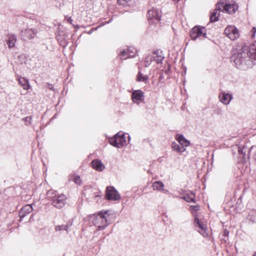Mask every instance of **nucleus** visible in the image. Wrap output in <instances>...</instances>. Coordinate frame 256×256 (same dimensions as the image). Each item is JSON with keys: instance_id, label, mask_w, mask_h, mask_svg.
Instances as JSON below:
<instances>
[{"instance_id": "nucleus-29", "label": "nucleus", "mask_w": 256, "mask_h": 256, "mask_svg": "<svg viewBox=\"0 0 256 256\" xmlns=\"http://www.w3.org/2000/svg\"><path fill=\"white\" fill-rule=\"evenodd\" d=\"M128 50L127 48L126 49H120L118 50V56H120L121 60H124V58L127 56L128 54Z\"/></svg>"}, {"instance_id": "nucleus-7", "label": "nucleus", "mask_w": 256, "mask_h": 256, "mask_svg": "<svg viewBox=\"0 0 256 256\" xmlns=\"http://www.w3.org/2000/svg\"><path fill=\"white\" fill-rule=\"evenodd\" d=\"M194 224L196 230L200 234H202L204 237H206L208 236V233L207 231L206 226L200 220L197 216H195Z\"/></svg>"}, {"instance_id": "nucleus-32", "label": "nucleus", "mask_w": 256, "mask_h": 256, "mask_svg": "<svg viewBox=\"0 0 256 256\" xmlns=\"http://www.w3.org/2000/svg\"><path fill=\"white\" fill-rule=\"evenodd\" d=\"M24 120V122L26 125H28L31 124L32 123V117L31 116H26L23 119Z\"/></svg>"}, {"instance_id": "nucleus-34", "label": "nucleus", "mask_w": 256, "mask_h": 256, "mask_svg": "<svg viewBox=\"0 0 256 256\" xmlns=\"http://www.w3.org/2000/svg\"><path fill=\"white\" fill-rule=\"evenodd\" d=\"M74 181L75 183L77 184H80V177L78 176H76L74 178Z\"/></svg>"}, {"instance_id": "nucleus-13", "label": "nucleus", "mask_w": 256, "mask_h": 256, "mask_svg": "<svg viewBox=\"0 0 256 256\" xmlns=\"http://www.w3.org/2000/svg\"><path fill=\"white\" fill-rule=\"evenodd\" d=\"M17 40L16 36L13 34H9L7 35L6 42L8 48H11L14 46Z\"/></svg>"}, {"instance_id": "nucleus-44", "label": "nucleus", "mask_w": 256, "mask_h": 256, "mask_svg": "<svg viewBox=\"0 0 256 256\" xmlns=\"http://www.w3.org/2000/svg\"><path fill=\"white\" fill-rule=\"evenodd\" d=\"M61 6V3L60 2V4H59V6Z\"/></svg>"}, {"instance_id": "nucleus-38", "label": "nucleus", "mask_w": 256, "mask_h": 256, "mask_svg": "<svg viewBox=\"0 0 256 256\" xmlns=\"http://www.w3.org/2000/svg\"><path fill=\"white\" fill-rule=\"evenodd\" d=\"M67 22H68L70 24H72V19L70 18V17H69L67 19Z\"/></svg>"}, {"instance_id": "nucleus-10", "label": "nucleus", "mask_w": 256, "mask_h": 256, "mask_svg": "<svg viewBox=\"0 0 256 256\" xmlns=\"http://www.w3.org/2000/svg\"><path fill=\"white\" fill-rule=\"evenodd\" d=\"M147 16L149 20H152L154 18L158 22H159L162 16V12L159 9L152 8V10H149L148 12Z\"/></svg>"}, {"instance_id": "nucleus-8", "label": "nucleus", "mask_w": 256, "mask_h": 256, "mask_svg": "<svg viewBox=\"0 0 256 256\" xmlns=\"http://www.w3.org/2000/svg\"><path fill=\"white\" fill-rule=\"evenodd\" d=\"M106 197L109 200H117L120 198V196L114 186H107Z\"/></svg>"}, {"instance_id": "nucleus-9", "label": "nucleus", "mask_w": 256, "mask_h": 256, "mask_svg": "<svg viewBox=\"0 0 256 256\" xmlns=\"http://www.w3.org/2000/svg\"><path fill=\"white\" fill-rule=\"evenodd\" d=\"M225 34L231 40H234L240 36L238 29L232 26H227L224 30Z\"/></svg>"}, {"instance_id": "nucleus-27", "label": "nucleus", "mask_w": 256, "mask_h": 256, "mask_svg": "<svg viewBox=\"0 0 256 256\" xmlns=\"http://www.w3.org/2000/svg\"><path fill=\"white\" fill-rule=\"evenodd\" d=\"M119 136V132L117 133L116 134L114 135V136L110 138L109 140L110 144H112V146L120 148V146L118 145V140H117V136Z\"/></svg>"}, {"instance_id": "nucleus-28", "label": "nucleus", "mask_w": 256, "mask_h": 256, "mask_svg": "<svg viewBox=\"0 0 256 256\" xmlns=\"http://www.w3.org/2000/svg\"><path fill=\"white\" fill-rule=\"evenodd\" d=\"M128 56L124 58V59L126 60L128 58H134L136 54V50L132 48H128Z\"/></svg>"}, {"instance_id": "nucleus-35", "label": "nucleus", "mask_w": 256, "mask_h": 256, "mask_svg": "<svg viewBox=\"0 0 256 256\" xmlns=\"http://www.w3.org/2000/svg\"><path fill=\"white\" fill-rule=\"evenodd\" d=\"M228 234H229V231L228 230V229H226V228L224 229V232H223V235L224 236L228 237Z\"/></svg>"}, {"instance_id": "nucleus-4", "label": "nucleus", "mask_w": 256, "mask_h": 256, "mask_svg": "<svg viewBox=\"0 0 256 256\" xmlns=\"http://www.w3.org/2000/svg\"><path fill=\"white\" fill-rule=\"evenodd\" d=\"M38 32L36 26H28L26 28L22 29L19 34V37L24 41L34 39Z\"/></svg>"}, {"instance_id": "nucleus-26", "label": "nucleus", "mask_w": 256, "mask_h": 256, "mask_svg": "<svg viewBox=\"0 0 256 256\" xmlns=\"http://www.w3.org/2000/svg\"><path fill=\"white\" fill-rule=\"evenodd\" d=\"M56 38L61 46H66V41L65 40L64 35H62L58 32L56 35Z\"/></svg>"}, {"instance_id": "nucleus-22", "label": "nucleus", "mask_w": 256, "mask_h": 256, "mask_svg": "<svg viewBox=\"0 0 256 256\" xmlns=\"http://www.w3.org/2000/svg\"><path fill=\"white\" fill-rule=\"evenodd\" d=\"M118 3L123 6H132L134 4V0H118Z\"/></svg>"}, {"instance_id": "nucleus-17", "label": "nucleus", "mask_w": 256, "mask_h": 256, "mask_svg": "<svg viewBox=\"0 0 256 256\" xmlns=\"http://www.w3.org/2000/svg\"><path fill=\"white\" fill-rule=\"evenodd\" d=\"M221 11L222 10L217 9V4H216V8L213 10L212 12L211 15L210 16V22H214L218 21V18L220 16V13L218 14V12Z\"/></svg>"}, {"instance_id": "nucleus-33", "label": "nucleus", "mask_w": 256, "mask_h": 256, "mask_svg": "<svg viewBox=\"0 0 256 256\" xmlns=\"http://www.w3.org/2000/svg\"><path fill=\"white\" fill-rule=\"evenodd\" d=\"M148 58H146L145 60V62H146L145 66L146 67L150 65L152 62L154 60L152 56H150V60H148Z\"/></svg>"}, {"instance_id": "nucleus-16", "label": "nucleus", "mask_w": 256, "mask_h": 256, "mask_svg": "<svg viewBox=\"0 0 256 256\" xmlns=\"http://www.w3.org/2000/svg\"><path fill=\"white\" fill-rule=\"evenodd\" d=\"M72 226V222L68 221L65 224L58 225L55 226V230L56 232L66 230L67 233L68 232L70 227Z\"/></svg>"}, {"instance_id": "nucleus-43", "label": "nucleus", "mask_w": 256, "mask_h": 256, "mask_svg": "<svg viewBox=\"0 0 256 256\" xmlns=\"http://www.w3.org/2000/svg\"><path fill=\"white\" fill-rule=\"evenodd\" d=\"M238 152H239L240 153V152H242V150H238Z\"/></svg>"}, {"instance_id": "nucleus-12", "label": "nucleus", "mask_w": 256, "mask_h": 256, "mask_svg": "<svg viewBox=\"0 0 256 256\" xmlns=\"http://www.w3.org/2000/svg\"><path fill=\"white\" fill-rule=\"evenodd\" d=\"M32 207L30 204H26L24 206L19 212V216L20 220L26 215L30 214L32 211Z\"/></svg>"}, {"instance_id": "nucleus-41", "label": "nucleus", "mask_w": 256, "mask_h": 256, "mask_svg": "<svg viewBox=\"0 0 256 256\" xmlns=\"http://www.w3.org/2000/svg\"><path fill=\"white\" fill-rule=\"evenodd\" d=\"M194 208H196V210H198L197 206H192Z\"/></svg>"}, {"instance_id": "nucleus-25", "label": "nucleus", "mask_w": 256, "mask_h": 256, "mask_svg": "<svg viewBox=\"0 0 256 256\" xmlns=\"http://www.w3.org/2000/svg\"><path fill=\"white\" fill-rule=\"evenodd\" d=\"M118 144L120 146V148L126 144V140L124 138V134H120L119 132V136H117Z\"/></svg>"}, {"instance_id": "nucleus-14", "label": "nucleus", "mask_w": 256, "mask_h": 256, "mask_svg": "<svg viewBox=\"0 0 256 256\" xmlns=\"http://www.w3.org/2000/svg\"><path fill=\"white\" fill-rule=\"evenodd\" d=\"M92 167L97 171L102 172L105 166L100 160L96 159L93 160L91 162Z\"/></svg>"}, {"instance_id": "nucleus-2", "label": "nucleus", "mask_w": 256, "mask_h": 256, "mask_svg": "<svg viewBox=\"0 0 256 256\" xmlns=\"http://www.w3.org/2000/svg\"><path fill=\"white\" fill-rule=\"evenodd\" d=\"M110 210L101 211L97 214L91 216V220L93 224L98 230H104L112 222L110 219Z\"/></svg>"}, {"instance_id": "nucleus-18", "label": "nucleus", "mask_w": 256, "mask_h": 256, "mask_svg": "<svg viewBox=\"0 0 256 256\" xmlns=\"http://www.w3.org/2000/svg\"><path fill=\"white\" fill-rule=\"evenodd\" d=\"M18 81L24 89L28 90L30 88V84L28 80L26 78L20 77L18 78Z\"/></svg>"}, {"instance_id": "nucleus-24", "label": "nucleus", "mask_w": 256, "mask_h": 256, "mask_svg": "<svg viewBox=\"0 0 256 256\" xmlns=\"http://www.w3.org/2000/svg\"><path fill=\"white\" fill-rule=\"evenodd\" d=\"M148 76H144L141 72L139 71L136 76V81L137 82H142L144 83H146L148 80Z\"/></svg>"}, {"instance_id": "nucleus-3", "label": "nucleus", "mask_w": 256, "mask_h": 256, "mask_svg": "<svg viewBox=\"0 0 256 256\" xmlns=\"http://www.w3.org/2000/svg\"><path fill=\"white\" fill-rule=\"evenodd\" d=\"M47 194L54 206L60 209L66 204V198L64 194H57L56 192L53 190H48Z\"/></svg>"}, {"instance_id": "nucleus-19", "label": "nucleus", "mask_w": 256, "mask_h": 256, "mask_svg": "<svg viewBox=\"0 0 256 256\" xmlns=\"http://www.w3.org/2000/svg\"><path fill=\"white\" fill-rule=\"evenodd\" d=\"M195 194L192 192H190L184 196L182 198L188 202H195Z\"/></svg>"}, {"instance_id": "nucleus-1", "label": "nucleus", "mask_w": 256, "mask_h": 256, "mask_svg": "<svg viewBox=\"0 0 256 256\" xmlns=\"http://www.w3.org/2000/svg\"><path fill=\"white\" fill-rule=\"evenodd\" d=\"M250 60L256 64V44H251L249 49L244 46L238 50H234L230 58V61L238 68L244 70L250 64Z\"/></svg>"}, {"instance_id": "nucleus-40", "label": "nucleus", "mask_w": 256, "mask_h": 256, "mask_svg": "<svg viewBox=\"0 0 256 256\" xmlns=\"http://www.w3.org/2000/svg\"><path fill=\"white\" fill-rule=\"evenodd\" d=\"M48 88H50V89H51V90H53V87H52V86H51V87L49 86Z\"/></svg>"}, {"instance_id": "nucleus-15", "label": "nucleus", "mask_w": 256, "mask_h": 256, "mask_svg": "<svg viewBox=\"0 0 256 256\" xmlns=\"http://www.w3.org/2000/svg\"><path fill=\"white\" fill-rule=\"evenodd\" d=\"M144 98V94L141 90H134L132 94V100L134 103H138Z\"/></svg>"}, {"instance_id": "nucleus-6", "label": "nucleus", "mask_w": 256, "mask_h": 256, "mask_svg": "<svg viewBox=\"0 0 256 256\" xmlns=\"http://www.w3.org/2000/svg\"><path fill=\"white\" fill-rule=\"evenodd\" d=\"M190 36L192 40H195L198 38L202 36L206 38V34L204 28L195 26L190 31Z\"/></svg>"}, {"instance_id": "nucleus-21", "label": "nucleus", "mask_w": 256, "mask_h": 256, "mask_svg": "<svg viewBox=\"0 0 256 256\" xmlns=\"http://www.w3.org/2000/svg\"><path fill=\"white\" fill-rule=\"evenodd\" d=\"M171 147L174 150L181 153L184 152L186 150L184 146H180L175 142L172 143Z\"/></svg>"}, {"instance_id": "nucleus-20", "label": "nucleus", "mask_w": 256, "mask_h": 256, "mask_svg": "<svg viewBox=\"0 0 256 256\" xmlns=\"http://www.w3.org/2000/svg\"><path fill=\"white\" fill-rule=\"evenodd\" d=\"M162 52H159L158 50L154 51V54L156 56H152L154 60H155L157 64H160L162 62L164 56L162 55Z\"/></svg>"}, {"instance_id": "nucleus-37", "label": "nucleus", "mask_w": 256, "mask_h": 256, "mask_svg": "<svg viewBox=\"0 0 256 256\" xmlns=\"http://www.w3.org/2000/svg\"><path fill=\"white\" fill-rule=\"evenodd\" d=\"M252 37H254V36H255V34L256 32V28L255 27H254L252 29Z\"/></svg>"}, {"instance_id": "nucleus-39", "label": "nucleus", "mask_w": 256, "mask_h": 256, "mask_svg": "<svg viewBox=\"0 0 256 256\" xmlns=\"http://www.w3.org/2000/svg\"><path fill=\"white\" fill-rule=\"evenodd\" d=\"M98 196L95 194V192H94L93 194H92V196H91L92 198L96 197Z\"/></svg>"}, {"instance_id": "nucleus-23", "label": "nucleus", "mask_w": 256, "mask_h": 256, "mask_svg": "<svg viewBox=\"0 0 256 256\" xmlns=\"http://www.w3.org/2000/svg\"><path fill=\"white\" fill-rule=\"evenodd\" d=\"M164 187V184L160 181H156L153 183L152 188L154 190H164L163 188Z\"/></svg>"}, {"instance_id": "nucleus-42", "label": "nucleus", "mask_w": 256, "mask_h": 256, "mask_svg": "<svg viewBox=\"0 0 256 256\" xmlns=\"http://www.w3.org/2000/svg\"><path fill=\"white\" fill-rule=\"evenodd\" d=\"M253 256H256V252L254 253Z\"/></svg>"}, {"instance_id": "nucleus-5", "label": "nucleus", "mask_w": 256, "mask_h": 256, "mask_svg": "<svg viewBox=\"0 0 256 256\" xmlns=\"http://www.w3.org/2000/svg\"><path fill=\"white\" fill-rule=\"evenodd\" d=\"M217 9L222 10V12L229 14H234L238 9V6L235 4H229L220 1L217 4Z\"/></svg>"}, {"instance_id": "nucleus-11", "label": "nucleus", "mask_w": 256, "mask_h": 256, "mask_svg": "<svg viewBox=\"0 0 256 256\" xmlns=\"http://www.w3.org/2000/svg\"><path fill=\"white\" fill-rule=\"evenodd\" d=\"M220 101L225 105L228 104L233 98L232 94L225 92H221L219 94Z\"/></svg>"}, {"instance_id": "nucleus-45", "label": "nucleus", "mask_w": 256, "mask_h": 256, "mask_svg": "<svg viewBox=\"0 0 256 256\" xmlns=\"http://www.w3.org/2000/svg\"><path fill=\"white\" fill-rule=\"evenodd\" d=\"M160 78H162V76H160Z\"/></svg>"}, {"instance_id": "nucleus-36", "label": "nucleus", "mask_w": 256, "mask_h": 256, "mask_svg": "<svg viewBox=\"0 0 256 256\" xmlns=\"http://www.w3.org/2000/svg\"><path fill=\"white\" fill-rule=\"evenodd\" d=\"M92 191V190L91 188H88V189H86L84 190V194H88V193Z\"/></svg>"}, {"instance_id": "nucleus-31", "label": "nucleus", "mask_w": 256, "mask_h": 256, "mask_svg": "<svg viewBox=\"0 0 256 256\" xmlns=\"http://www.w3.org/2000/svg\"><path fill=\"white\" fill-rule=\"evenodd\" d=\"M184 138V136L182 134H177L176 136V139L179 143H180Z\"/></svg>"}, {"instance_id": "nucleus-30", "label": "nucleus", "mask_w": 256, "mask_h": 256, "mask_svg": "<svg viewBox=\"0 0 256 256\" xmlns=\"http://www.w3.org/2000/svg\"><path fill=\"white\" fill-rule=\"evenodd\" d=\"M180 144L184 148L185 146L187 147L190 145V142L186 138H184V139Z\"/></svg>"}]
</instances>
